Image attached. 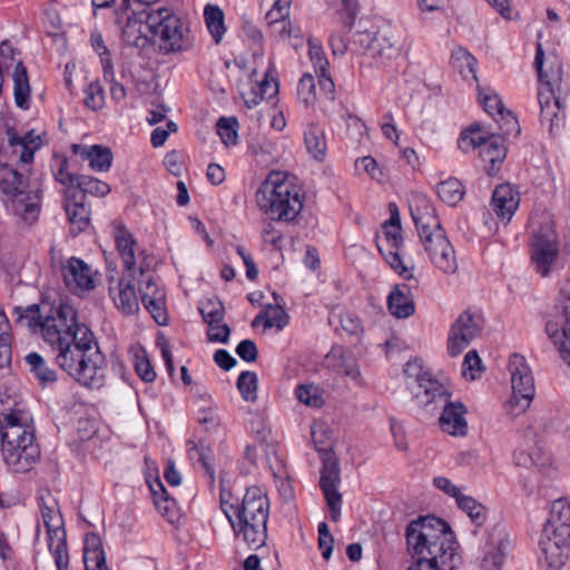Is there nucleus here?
Listing matches in <instances>:
<instances>
[{"instance_id": "nucleus-1", "label": "nucleus", "mask_w": 570, "mask_h": 570, "mask_svg": "<svg viewBox=\"0 0 570 570\" xmlns=\"http://www.w3.org/2000/svg\"><path fill=\"white\" fill-rule=\"evenodd\" d=\"M8 145L0 150V193L2 202L24 223L32 225L41 212V189L29 179L26 168L33 163L41 140L32 131L23 136L8 130Z\"/></svg>"}, {"instance_id": "nucleus-2", "label": "nucleus", "mask_w": 570, "mask_h": 570, "mask_svg": "<svg viewBox=\"0 0 570 570\" xmlns=\"http://www.w3.org/2000/svg\"><path fill=\"white\" fill-rule=\"evenodd\" d=\"M406 541L416 561L407 570H444L453 568L456 541L450 525L428 515L410 522Z\"/></svg>"}, {"instance_id": "nucleus-3", "label": "nucleus", "mask_w": 570, "mask_h": 570, "mask_svg": "<svg viewBox=\"0 0 570 570\" xmlns=\"http://www.w3.org/2000/svg\"><path fill=\"white\" fill-rule=\"evenodd\" d=\"M56 364L80 385L100 389L106 380V360L94 332L81 326L75 340L53 348Z\"/></svg>"}, {"instance_id": "nucleus-4", "label": "nucleus", "mask_w": 570, "mask_h": 570, "mask_svg": "<svg viewBox=\"0 0 570 570\" xmlns=\"http://www.w3.org/2000/svg\"><path fill=\"white\" fill-rule=\"evenodd\" d=\"M220 505L237 539L253 550L265 546L269 501L262 489L248 488L238 503H230L222 497Z\"/></svg>"}, {"instance_id": "nucleus-5", "label": "nucleus", "mask_w": 570, "mask_h": 570, "mask_svg": "<svg viewBox=\"0 0 570 570\" xmlns=\"http://www.w3.org/2000/svg\"><path fill=\"white\" fill-rule=\"evenodd\" d=\"M1 454L4 464L14 473L30 471L40 459L30 416L20 410L0 413Z\"/></svg>"}, {"instance_id": "nucleus-6", "label": "nucleus", "mask_w": 570, "mask_h": 570, "mask_svg": "<svg viewBox=\"0 0 570 570\" xmlns=\"http://www.w3.org/2000/svg\"><path fill=\"white\" fill-rule=\"evenodd\" d=\"M543 65L544 51L542 45L538 42L534 67L540 81L538 90L540 118L542 126L547 127L550 134H556L563 126L562 100L570 91V83L563 81V68L557 57H551L548 68H544Z\"/></svg>"}, {"instance_id": "nucleus-7", "label": "nucleus", "mask_w": 570, "mask_h": 570, "mask_svg": "<svg viewBox=\"0 0 570 570\" xmlns=\"http://www.w3.org/2000/svg\"><path fill=\"white\" fill-rule=\"evenodd\" d=\"M420 242L432 264L445 274L458 271L454 248L436 215L435 208L425 197H417L410 207Z\"/></svg>"}, {"instance_id": "nucleus-8", "label": "nucleus", "mask_w": 570, "mask_h": 570, "mask_svg": "<svg viewBox=\"0 0 570 570\" xmlns=\"http://www.w3.org/2000/svg\"><path fill=\"white\" fill-rule=\"evenodd\" d=\"M539 546L546 570H561L570 551V501L554 500L549 511Z\"/></svg>"}, {"instance_id": "nucleus-9", "label": "nucleus", "mask_w": 570, "mask_h": 570, "mask_svg": "<svg viewBox=\"0 0 570 570\" xmlns=\"http://www.w3.org/2000/svg\"><path fill=\"white\" fill-rule=\"evenodd\" d=\"M303 200L301 188L282 173L269 174L256 193L258 207L273 220H294Z\"/></svg>"}, {"instance_id": "nucleus-10", "label": "nucleus", "mask_w": 570, "mask_h": 570, "mask_svg": "<svg viewBox=\"0 0 570 570\" xmlns=\"http://www.w3.org/2000/svg\"><path fill=\"white\" fill-rule=\"evenodd\" d=\"M150 43L159 52H180L190 49L194 38L187 24L168 8L151 10L149 17Z\"/></svg>"}, {"instance_id": "nucleus-11", "label": "nucleus", "mask_w": 570, "mask_h": 570, "mask_svg": "<svg viewBox=\"0 0 570 570\" xmlns=\"http://www.w3.org/2000/svg\"><path fill=\"white\" fill-rule=\"evenodd\" d=\"M530 227L532 228L531 262L540 276L548 277L554 271L559 258L554 222L549 214L534 215L530 218Z\"/></svg>"}, {"instance_id": "nucleus-12", "label": "nucleus", "mask_w": 570, "mask_h": 570, "mask_svg": "<svg viewBox=\"0 0 570 570\" xmlns=\"http://www.w3.org/2000/svg\"><path fill=\"white\" fill-rule=\"evenodd\" d=\"M405 32L396 26H383L373 35L361 33L356 43L366 45L365 56L370 63L381 68L396 59L405 47Z\"/></svg>"}, {"instance_id": "nucleus-13", "label": "nucleus", "mask_w": 570, "mask_h": 570, "mask_svg": "<svg viewBox=\"0 0 570 570\" xmlns=\"http://www.w3.org/2000/svg\"><path fill=\"white\" fill-rule=\"evenodd\" d=\"M81 326L87 325L78 322L75 307L67 302H60L58 305H49L47 314L43 315L40 332L53 350L69 340H75Z\"/></svg>"}, {"instance_id": "nucleus-14", "label": "nucleus", "mask_w": 570, "mask_h": 570, "mask_svg": "<svg viewBox=\"0 0 570 570\" xmlns=\"http://www.w3.org/2000/svg\"><path fill=\"white\" fill-rule=\"evenodd\" d=\"M403 373L406 386L417 405L428 407L433 403L443 404L450 396L448 389L424 370L420 360L406 362Z\"/></svg>"}, {"instance_id": "nucleus-15", "label": "nucleus", "mask_w": 570, "mask_h": 570, "mask_svg": "<svg viewBox=\"0 0 570 570\" xmlns=\"http://www.w3.org/2000/svg\"><path fill=\"white\" fill-rule=\"evenodd\" d=\"M512 396L508 402V412L512 416L524 413L531 405L535 394L534 379L525 358L513 354L509 361Z\"/></svg>"}, {"instance_id": "nucleus-16", "label": "nucleus", "mask_w": 570, "mask_h": 570, "mask_svg": "<svg viewBox=\"0 0 570 570\" xmlns=\"http://www.w3.org/2000/svg\"><path fill=\"white\" fill-rule=\"evenodd\" d=\"M322 461L320 487L330 508L332 520L337 521L341 517L342 507V494L338 491L341 470L333 452L325 451Z\"/></svg>"}, {"instance_id": "nucleus-17", "label": "nucleus", "mask_w": 570, "mask_h": 570, "mask_svg": "<svg viewBox=\"0 0 570 570\" xmlns=\"http://www.w3.org/2000/svg\"><path fill=\"white\" fill-rule=\"evenodd\" d=\"M383 237L377 238V248L385 262L394 269L400 276L405 279H412L413 274L407 268L400 256V249L403 246V237L401 234V225L386 224L382 226Z\"/></svg>"}, {"instance_id": "nucleus-18", "label": "nucleus", "mask_w": 570, "mask_h": 570, "mask_svg": "<svg viewBox=\"0 0 570 570\" xmlns=\"http://www.w3.org/2000/svg\"><path fill=\"white\" fill-rule=\"evenodd\" d=\"M558 308L560 315L546 324V332L570 364V293L560 292Z\"/></svg>"}, {"instance_id": "nucleus-19", "label": "nucleus", "mask_w": 570, "mask_h": 570, "mask_svg": "<svg viewBox=\"0 0 570 570\" xmlns=\"http://www.w3.org/2000/svg\"><path fill=\"white\" fill-rule=\"evenodd\" d=\"M483 322L479 315L463 312L451 327L448 351L456 356L480 334Z\"/></svg>"}, {"instance_id": "nucleus-20", "label": "nucleus", "mask_w": 570, "mask_h": 570, "mask_svg": "<svg viewBox=\"0 0 570 570\" xmlns=\"http://www.w3.org/2000/svg\"><path fill=\"white\" fill-rule=\"evenodd\" d=\"M61 269L65 284L71 292L82 294L95 287V272L82 259L70 257Z\"/></svg>"}, {"instance_id": "nucleus-21", "label": "nucleus", "mask_w": 570, "mask_h": 570, "mask_svg": "<svg viewBox=\"0 0 570 570\" xmlns=\"http://www.w3.org/2000/svg\"><path fill=\"white\" fill-rule=\"evenodd\" d=\"M150 8L141 10H134L130 16L127 17V22L122 28L124 41L134 47H145L150 43L149 36L151 35L149 28V17H151Z\"/></svg>"}, {"instance_id": "nucleus-22", "label": "nucleus", "mask_w": 570, "mask_h": 570, "mask_svg": "<svg viewBox=\"0 0 570 570\" xmlns=\"http://www.w3.org/2000/svg\"><path fill=\"white\" fill-rule=\"evenodd\" d=\"M479 101L483 106L485 112L492 117L498 115L501 118L503 124H500L499 126L502 130V135H518L520 132L518 119L510 111L505 112L500 97L492 89L479 88Z\"/></svg>"}, {"instance_id": "nucleus-23", "label": "nucleus", "mask_w": 570, "mask_h": 570, "mask_svg": "<svg viewBox=\"0 0 570 570\" xmlns=\"http://www.w3.org/2000/svg\"><path fill=\"white\" fill-rule=\"evenodd\" d=\"M466 412L468 410L463 403L446 400L443 403V411L439 419L441 430L453 436H465L468 433Z\"/></svg>"}, {"instance_id": "nucleus-24", "label": "nucleus", "mask_w": 570, "mask_h": 570, "mask_svg": "<svg viewBox=\"0 0 570 570\" xmlns=\"http://www.w3.org/2000/svg\"><path fill=\"white\" fill-rule=\"evenodd\" d=\"M110 296L122 313L130 315L139 309L138 296L135 288V274L121 277L115 287L109 288Z\"/></svg>"}, {"instance_id": "nucleus-25", "label": "nucleus", "mask_w": 570, "mask_h": 570, "mask_svg": "<svg viewBox=\"0 0 570 570\" xmlns=\"http://www.w3.org/2000/svg\"><path fill=\"white\" fill-rule=\"evenodd\" d=\"M63 207L72 230L79 233L88 227L90 209L85 203L81 190L70 189L68 196L65 197Z\"/></svg>"}, {"instance_id": "nucleus-26", "label": "nucleus", "mask_w": 570, "mask_h": 570, "mask_svg": "<svg viewBox=\"0 0 570 570\" xmlns=\"http://www.w3.org/2000/svg\"><path fill=\"white\" fill-rule=\"evenodd\" d=\"M114 238L116 248L121 258L122 265L129 276L136 274L137 265V242L134 235L122 225H116L114 228Z\"/></svg>"}, {"instance_id": "nucleus-27", "label": "nucleus", "mask_w": 570, "mask_h": 570, "mask_svg": "<svg viewBox=\"0 0 570 570\" xmlns=\"http://www.w3.org/2000/svg\"><path fill=\"white\" fill-rule=\"evenodd\" d=\"M41 511V518L47 528V539L52 537H61L66 533L63 529L62 517L60 514L58 503L49 491L41 493L38 498Z\"/></svg>"}, {"instance_id": "nucleus-28", "label": "nucleus", "mask_w": 570, "mask_h": 570, "mask_svg": "<svg viewBox=\"0 0 570 570\" xmlns=\"http://www.w3.org/2000/svg\"><path fill=\"white\" fill-rule=\"evenodd\" d=\"M141 302L153 318L159 325L167 323V313L165 309V293L154 284L151 278L145 281V287L140 288Z\"/></svg>"}, {"instance_id": "nucleus-29", "label": "nucleus", "mask_w": 570, "mask_h": 570, "mask_svg": "<svg viewBox=\"0 0 570 570\" xmlns=\"http://www.w3.org/2000/svg\"><path fill=\"white\" fill-rule=\"evenodd\" d=\"M519 195L509 184L498 186L492 194V207L498 217L510 222L519 206Z\"/></svg>"}, {"instance_id": "nucleus-30", "label": "nucleus", "mask_w": 570, "mask_h": 570, "mask_svg": "<svg viewBox=\"0 0 570 570\" xmlns=\"http://www.w3.org/2000/svg\"><path fill=\"white\" fill-rule=\"evenodd\" d=\"M479 155L484 164V170L489 175L497 174L507 156V148L503 144L502 135L492 136V138L481 147Z\"/></svg>"}, {"instance_id": "nucleus-31", "label": "nucleus", "mask_w": 570, "mask_h": 570, "mask_svg": "<svg viewBox=\"0 0 570 570\" xmlns=\"http://www.w3.org/2000/svg\"><path fill=\"white\" fill-rule=\"evenodd\" d=\"M387 307L397 318H407L415 312L414 301L407 285H396L387 297Z\"/></svg>"}, {"instance_id": "nucleus-32", "label": "nucleus", "mask_w": 570, "mask_h": 570, "mask_svg": "<svg viewBox=\"0 0 570 570\" xmlns=\"http://www.w3.org/2000/svg\"><path fill=\"white\" fill-rule=\"evenodd\" d=\"M83 562L86 570H109L99 535L89 533L83 543Z\"/></svg>"}, {"instance_id": "nucleus-33", "label": "nucleus", "mask_w": 570, "mask_h": 570, "mask_svg": "<svg viewBox=\"0 0 570 570\" xmlns=\"http://www.w3.org/2000/svg\"><path fill=\"white\" fill-rule=\"evenodd\" d=\"M75 153H80L81 157L89 161L91 169L96 171H107L111 167L112 153L108 147L101 145L73 146Z\"/></svg>"}, {"instance_id": "nucleus-34", "label": "nucleus", "mask_w": 570, "mask_h": 570, "mask_svg": "<svg viewBox=\"0 0 570 570\" xmlns=\"http://www.w3.org/2000/svg\"><path fill=\"white\" fill-rule=\"evenodd\" d=\"M507 544L508 542L501 535L494 538V535L491 534L484 548L480 570H500L504 561V549Z\"/></svg>"}, {"instance_id": "nucleus-35", "label": "nucleus", "mask_w": 570, "mask_h": 570, "mask_svg": "<svg viewBox=\"0 0 570 570\" xmlns=\"http://www.w3.org/2000/svg\"><path fill=\"white\" fill-rule=\"evenodd\" d=\"M288 323V315L286 311L277 303L276 305L268 304L258 313L252 322V326L256 327L261 324L264 328L275 327L278 331L283 330Z\"/></svg>"}, {"instance_id": "nucleus-36", "label": "nucleus", "mask_w": 570, "mask_h": 570, "mask_svg": "<svg viewBox=\"0 0 570 570\" xmlns=\"http://www.w3.org/2000/svg\"><path fill=\"white\" fill-rule=\"evenodd\" d=\"M149 488L157 510L169 522H174L178 515V508L175 499L168 495L164 484L159 480H156L154 484H149Z\"/></svg>"}, {"instance_id": "nucleus-37", "label": "nucleus", "mask_w": 570, "mask_h": 570, "mask_svg": "<svg viewBox=\"0 0 570 570\" xmlns=\"http://www.w3.org/2000/svg\"><path fill=\"white\" fill-rule=\"evenodd\" d=\"M13 95L16 105L28 109L30 86L27 69L21 61L16 65L13 70Z\"/></svg>"}, {"instance_id": "nucleus-38", "label": "nucleus", "mask_w": 570, "mask_h": 570, "mask_svg": "<svg viewBox=\"0 0 570 570\" xmlns=\"http://www.w3.org/2000/svg\"><path fill=\"white\" fill-rule=\"evenodd\" d=\"M307 153L316 160H323L326 155L327 144L325 132L316 125H311L304 134Z\"/></svg>"}, {"instance_id": "nucleus-39", "label": "nucleus", "mask_w": 570, "mask_h": 570, "mask_svg": "<svg viewBox=\"0 0 570 570\" xmlns=\"http://www.w3.org/2000/svg\"><path fill=\"white\" fill-rule=\"evenodd\" d=\"M204 19L215 43H219L226 32L224 11L216 4H206Z\"/></svg>"}, {"instance_id": "nucleus-40", "label": "nucleus", "mask_w": 570, "mask_h": 570, "mask_svg": "<svg viewBox=\"0 0 570 570\" xmlns=\"http://www.w3.org/2000/svg\"><path fill=\"white\" fill-rule=\"evenodd\" d=\"M494 134L485 131L481 126L473 125L465 129L459 139V148L463 153H469L475 148L481 149Z\"/></svg>"}, {"instance_id": "nucleus-41", "label": "nucleus", "mask_w": 570, "mask_h": 570, "mask_svg": "<svg viewBox=\"0 0 570 570\" xmlns=\"http://www.w3.org/2000/svg\"><path fill=\"white\" fill-rule=\"evenodd\" d=\"M49 305V303L42 302L40 305L32 304L24 308L20 306L16 307L14 312L18 315V323L27 326L30 330H36L38 327L41 330L43 315L47 314Z\"/></svg>"}, {"instance_id": "nucleus-42", "label": "nucleus", "mask_w": 570, "mask_h": 570, "mask_svg": "<svg viewBox=\"0 0 570 570\" xmlns=\"http://www.w3.org/2000/svg\"><path fill=\"white\" fill-rule=\"evenodd\" d=\"M451 62L464 78L471 76L474 80H478L476 59L465 48L456 47L452 51Z\"/></svg>"}, {"instance_id": "nucleus-43", "label": "nucleus", "mask_w": 570, "mask_h": 570, "mask_svg": "<svg viewBox=\"0 0 570 570\" xmlns=\"http://www.w3.org/2000/svg\"><path fill=\"white\" fill-rule=\"evenodd\" d=\"M436 193L443 203L454 206L463 198L464 188L459 179L449 178L438 184Z\"/></svg>"}, {"instance_id": "nucleus-44", "label": "nucleus", "mask_w": 570, "mask_h": 570, "mask_svg": "<svg viewBox=\"0 0 570 570\" xmlns=\"http://www.w3.org/2000/svg\"><path fill=\"white\" fill-rule=\"evenodd\" d=\"M295 395L301 403L311 407L320 409L325 403L323 391L314 384L298 385Z\"/></svg>"}, {"instance_id": "nucleus-45", "label": "nucleus", "mask_w": 570, "mask_h": 570, "mask_svg": "<svg viewBox=\"0 0 570 570\" xmlns=\"http://www.w3.org/2000/svg\"><path fill=\"white\" fill-rule=\"evenodd\" d=\"M48 548L55 558L58 570H68L69 554L66 541V533L61 537L48 538Z\"/></svg>"}, {"instance_id": "nucleus-46", "label": "nucleus", "mask_w": 570, "mask_h": 570, "mask_svg": "<svg viewBox=\"0 0 570 570\" xmlns=\"http://www.w3.org/2000/svg\"><path fill=\"white\" fill-rule=\"evenodd\" d=\"M26 362L30 365L31 372H33L39 381L43 383L56 381V372L48 367L46 361L40 354L36 352L29 353L26 356Z\"/></svg>"}, {"instance_id": "nucleus-47", "label": "nucleus", "mask_w": 570, "mask_h": 570, "mask_svg": "<svg viewBox=\"0 0 570 570\" xmlns=\"http://www.w3.org/2000/svg\"><path fill=\"white\" fill-rule=\"evenodd\" d=\"M91 46L94 50L99 55L100 62L104 70V78L114 77V65L110 52L105 45L102 36L100 33H92L90 37Z\"/></svg>"}, {"instance_id": "nucleus-48", "label": "nucleus", "mask_w": 570, "mask_h": 570, "mask_svg": "<svg viewBox=\"0 0 570 570\" xmlns=\"http://www.w3.org/2000/svg\"><path fill=\"white\" fill-rule=\"evenodd\" d=\"M132 363L137 375L144 382L151 383L155 381L157 374L144 348H139L135 352Z\"/></svg>"}, {"instance_id": "nucleus-49", "label": "nucleus", "mask_w": 570, "mask_h": 570, "mask_svg": "<svg viewBox=\"0 0 570 570\" xmlns=\"http://www.w3.org/2000/svg\"><path fill=\"white\" fill-rule=\"evenodd\" d=\"M257 383L258 379L256 373L250 371L242 372L237 380V389L242 397L246 402H255L257 399Z\"/></svg>"}, {"instance_id": "nucleus-50", "label": "nucleus", "mask_w": 570, "mask_h": 570, "mask_svg": "<svg viewBox=\"0 0 570 570\" xmlns=\"http://www.w3.org/2000/svg\"><path fill=\"white\" fill-rule=\"evenodd\" d=\"M76 188L82 191L83 199H86V194L104 197L110 191L108 184L91 176H80Z\"/></svg>"}, {"instance_id": "nucleus-51", "label": "nucleus", "mask_w": 570, "mask_h": 570, "mask_svg": "<svg viewBox=\"0 0 570 570\" xmlns=\"http://www.w3.org/2000/svg\"><path fill=\"white\" fill-rule=\"evenodd\" d=\"M458 507L464 511L473 522L481 523L484 519V507L474 498L461 493L455 500Z\"/></svg>"}, {"instance_id": "nucleus-52", "label": "nucleus", "mask_w": 570, "mask_h": 570, "mask_svg": "<svg viewBox=\"0 0 570 570\" xmlns=\"http://www.w3.org/2000/svg\"><path fill=\"white\" fill-rule=\"evenodd\" d=\"M199 312L207 325L224 321L225 308L220 301L207 299L199 306Z\"/></svg>"}, {"instance_id": "nucleus-53", "label": "nucleus", "mask_w": 570, "mask_h": 570, "mask_svg": "<svg viewBox=\"0 0 570 570\" xmlns=\"http://www.w3.org/2000/svg\"><path fill=\"white\" fill-rule=\"evenodd\" d=\"M237 119L234 117L225 118L222 117L217 121V134L222 138V141L226 146H234L237 142Z\"/></svg>"}, {"instance_id": "nucleus-54", "label": "nucleus", "mask_w": 570, "mask_h": 570, "mask_svg": "<svg viewBox=\"0 0 570 570\" xmlns=\"http://www.w3.org/2000/svg\"><path fill=\"white\" fill-rule=\"evenodd\" d=\"M315 79L311 73H304L297 86L298 99L307 107L314 104L316 99Z\"/></svg>"}, {"instance_id": "nucleus-55", "label": "nucleus", "mask_w": 570, "mask_h": 570, "mask_svg": "<svg viewBox=\"0 0 570 570\" xmlns=\"http://www.w3.org/2000/svg\"><path fill=\"white\" fill-rule=\"evenodd\" d=\"M53 175L56 180L66 187L65 197L68 196L70 189H77L76 186L80 176L68 173V163L66 158L59 161V166L55 170Z\"/></svg>"}, {"instance_id": "nucleus-56", "label": "nucleus", "mask_w": 570, "mask_h": 570, "mask_svg": "<svg viewBox=\"0 0 570 570\" xmlns=\"http://www.w3.org/2000/svg\"><path fill=\"white\" fill-rule=\"evenodd\" d=\"M291 0H276L272 9L266 13V21L269 27H278L279 21L289 17Z\"/></svg>"}, {"instance_id": "nucleus-57", "label": "nucleus", "mask_w": 570, "mask_h": 570, "mask_svg": "<svg viewBox=\"0 0 570 570\" xmlns=\"http://www.w3.org/2000/svg\"><path fill=\"white\" fill-rule=\"evenodd\" d=\"M104 92L98 82H90L85 89V105L91 110H99L104 106Z\"/></svg>"}, {"instance_id": "nucleus-58", "label": "nucleus", "mask_w": 570, "mask_h": 570, "mask_svg": "<svg viewBox=\"0 0 570 570\" xmlns=\"http://www.w3.org/2000/svg\"><path fill=\"white\" fill-rule=\"evenodd\" d=\"M481 371V358L476 351H469L463 361L462 365V375L465 379L474 380L476 377V373Z\"/></svg>"}, {"instance_id": "nucleus-59", "label": "nucleus", "mask_w": 570, "mask_h": 570, "mask_svg": "<svg viewBox=\"0 0 570 570\" xmlns=\"http://www.w3.org/2000/svg\"><path fill=\"white\" fill-rule=\"evenodd\" d=\"M188 451H189L190 459H193L196 462L200 463L202 466L204 468V470L206 471V473L210 476V479L214 480L215 471H214V468H213L212 462H210V460H212L210 451L209 450H205L204 448H199V446H197L195 444Z\"/></svg>"}, {"instance_id": "nucleus-60", "label": "nucleus", "mask_w": 570, "mask_h": 570, "mask_svg": "<svg viewBox=\"0 0 570 570\" xmlns=\"http://www.w3.org/2000/svg\"><path fill=\"white\" fill-rule=\"evenodd\" d=\"M230 335V327L222 323H212L208 325L207 337L209 342L227 343Z\"/></svg>"}, {"instance_id": "nucleus-61", "label": "nucleus", "mask_w": 570, "mask_h": 570, "mask_svg": "<svg viewBox=\"0 0 570 570\" xmlns=\"http://www.w3.org/2000/svg\"><path fill=\"white\" fill-rule=\"evenodd\" d=\"M355 165L357 170H364L375 180H381L383 178V173L373 157L367 156L360 158L356 160Z\"/></svg>"}, {"instance_id": "nucleus-62", "label": "nucleus", "mask_w": 570, "mask_h": 570, "mask_svg": "<svg viewBox=\"0 0 570 570\" xmlns=\"http://www.w3.org/2000/svg\"><path fill=\"white\" fill-rule=\"evenodd\" d=\"M236 354L245 362H254L258 356L257 346L252 340H243L236 347Z\"/></svg>"}, {"instance_id": "nucleus-63", "label": "nucleus", "mask_w": 570, "mask_h": 570, "mask_svg": "<svg viewBox=\"0 0 570 570\" xmlns=\"http://www.w3.org/2000/svg\"><path fill=\"white\" fill-rule=\"evenodd\" d=\"M346 29V27L344 26ZM350 31L347 28V31H337L333 32L330 37V46L332 49L333 55L335 56H343L347 50V39L346 33Z\"/></svg>"}, {"instance_id": "nucleus-64", "label": "nucleus", "mask_w": 570, "mask_h": 570, "mask_svg": "<svg viewBox=\"0 0 570 570\" xmlns=\"http://www.w3.org/2000/svg\"><path fill=\"white\" fill-rule=\"evenodd\" d=\"M433 484L436 489L454 498L455 500L462 493L461 489L453 484L452 481L445 476H435L433 479Z\"/></svg>"}]
</instances>
